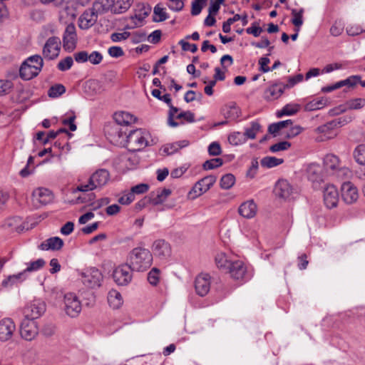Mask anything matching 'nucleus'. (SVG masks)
Here are the masks:
<instances>
[{"mask_svg":"<svg viewBox=\"0 0 365 365\" xmlns=\"http://www.w3.org/2000/svg\"><path fill=\"white\" fill-rule=\"evenodd\" d=\"M257 210V205L253 200H248L242 203L238 209L239 214L247 219L254 217L256 215Z\"/></svg>","mask_w":365,"mask_h":365,"instance_id":"nucleus-26","label":"nucleus"},{"mask_svg":"<svg viewBox=\"0 0 365 365\" xmlns=\"http://www.w3.org/2000/svg\"><path fill=\"white\" fill-rule=\"evenodd\" d=\"M291 146V143L288 141H282L277 143H275L270 146L269 150L272 153H277L282 150H286L289 149Z\"/></svg>","mask_w":365,"mask_h":365,"instance_id":"nucleus-56","label":"nucleus"},{"mask_svg":"<svg viewBox=\"0 0 365 365\" xmlns=\"http://www.w3.org/2000/svg\"><path fill=\"white\" fill-rule=\"evenodd\" d=\"M63 48L66 51H72L76 46L77 34L73 24H69L66 27L63 36Z\"/></svg>","mask_w":365,"mask_h":365,"instance_id":"nucleus-12","label":"nucleus"},{"mask_svg":"<svg viewBox=\"0 0 365 365\" xmlns=\"http://www.w3.org/2000/svg\"><path fill=\"white\" fill-rule=\"evenodd\" d=\"M22 219L19 217H11L6 219L4 223L5 229L11 232H20L24 230Z\"/></svg>","mask_w":365,"mask_h":365,"instance_id":"nucleus-31","label":"nucleus"},{"mask_svg":"<svg viewBox=\"0 0 365 365\" xmlns=\"http://www.w3.org/2000/svg\"><path fill=\"white\" fill-rule=\"evenodd\" d=\"M134 0H110L111 12L113 14H123L128 11Z\"/></svg>","mask_w":365,"mask_h":365,"instance_id":"nucleus-30","label":"nucleus"},{"mask_svg":"<svg viewBox=\"0 0 365 365\" xmlns=\"http://www.w3.org/2000/svg\"><path fill=\"white\" fill-rule=\"evenodd\" d=\"M217 178L215 175L206 176L195 183L190 194L193 193V197L202 195L206 192L216 182Z\"/></svg>","mask_w":365,"mask_h":365,"instance_id":"nucleus-13","label":"nucleus"},{"mask_svg":"<svg viewBox=\"0 0 365 365\" xmlns=\"http://www.w3.org/2000/svg\"><path fill=\"white\" fill-rule=\"evenodd\" d=\"M115 121L119 125H127L135 123L136 118L130 113L125 111L116 112L114 114Z\"/></svg>","mask_w":365,"mask_h":365,"instance_id":"nucleus-34","label":"nucleus"},{"mask_svg":"<svg viewBox=\"0 0 365 365\" xmlns=\"http://www.w3.org/2000/svg\"><path fill=\"white\" fill-rule=\"evenodd\" d=\"M151 11L149 6L144 4H138L134 9V14L129 18L130 24L128 29H134L143 25V21Z\"/></svg>","mask_w":365,"mask_h":365,"instance_id":"nucleus-8","label":"nucleus"},{"mask_svg":"<svg viewBox=\"0 0 365 365\" xmlns=\"http://www.w3.org/2000/svg\"><path fill=\"white\" fill-rule=\"evenodd\" d=\"M110 0H98L93 3L91 9L94 11L95 14L98 16L99 14H103L108 11H111Z\"/></svg>","mask_w":365,"mask_h":365,"instance_id":"nucleus-35","label":"nucleus"},{"mask_svg":"<svg viewBox=\"0 0 365 365\" xmlns=\"http://www.w3.org/2000/svg\"><path fill=\"white\" fill-rule=\"evenodd\" d=\"M171 194V190L168 188L158 190L155 192H152L149 197V201L153 205H158L163 203Z\"/></svg>","mask_w":365,"mask_h":365,"instance_id":"nucleus-29","label":"nucleus"},{"mask_svg":"<svg viewBox=\"0 0 365 365\" xmlns=\"http://www.w3.org/2000/svg\"><path fill=\"white\" fill-rule=\"evenodd\" d=\"M14 87L13 83L9 80H0V96L6 95L11 92Z\"/></svg>","mask_w":365,"mask_h":365,"instance_id":"nucleus-55","label":"nucleus"},{"mask_svg":"<svg viewBox=\"0 0 365 365\" xmlns=\"http://www.w3.org/2000/svg\"><path fill=\"white\" fill-rule=\"evenodd\" d=\"M131 36L130 32L124 31L122 33H113L110 35V39L113 42H119L126 40Z\"/></svg>","mask_w":365,"mask_h":365,"instance_id":"nucleus-61","label":"nucleus"},{"mask_svg":"<svg viewBox=\"0 0 365 365\" xmlns=\"http://www.w3.org/2000/svg\"><path fill=\"white\" fill-rule=\"evenodd\" d=\"M352 120V118L351 116H342L339 117L338 118H336L333 120H331L334 129L337 127L343 126L348 123L351 122Z\"/></svg>","mask_w":365,"mask_h":365,"instance_id":"nucleus-60","label":"nucleus"},{"mask_svg":"<svg viewBox=\"0 0 365 365\" xmlns=\"http://www.w3.org/2000/svg\"><path fill=\"white\" fill-rule=\"evenodd\" d=\"M20 334L25 340L31 341L38 334L37 322L34 319L24 318L21 324Z\"/></svg>","mask_w":365,"mask_h":365,"instance_id":"nucleus-10","label":"nucleus"},{"mask_svg":"<svg viewBox=\"0 0 365 365\" xmlns=\"http://www.w3.org/2000/svg\"><path fill=\"white\" fill-rule=\"evenodd\" d=\"M108 302L113 309H118L123 304V298L119 292L111 289L108 294Z\"/></svg>","mask_w":365,"mask_h":365,"instance_id":"nucleus-36","label":"nucleus"},{"mask_svg":"<svg viewBox=\"0 0 365 365\" xmlns=\"http://www.w3.org/2000/svg\"><path fill=\"white\" fill-rule=\"evenodd\" d=\"M26 278L27 276H25V272L9 275L2 281L1 286L5 288L11 287L15 284L23 282Z\"/></svg>","mask_w":365,"mask_h":365,"instance_id":"nucleus-33","label":"nucleus"},{"mask_svg":"<svg viewBox=\"0 0 365 365\" xmlns=\"http://www.w3.org/2000/svg\"><path fill=\"white\" fill-rule=\"evenodd\" d=\"M334 130V128L331 121L319 126L315 129V133L319 134L317 138V140L322 142L334 138L336 133Z\"/></svg>","mask_w":365,"mask_h":365,"instance_id":"nucleus-20","label":"nucleus"},{"mask_svg":"<svg viewBox=\"0 0 365 365\" xmlns=\"http://www.w3.org/2000/svg\"><path fill=\"white\" fill-rule=\"evenodd\" d=\"M185 0H168L167 6L168 8L174 11H180L184 7Z\"/></svg>","mask_w":365,"mask_h":365,"instance_id":"nucleus-57","label":"nucleus"},{"mask_svg":"<svg viewBox=\"0 0 365 365\" xmlns=\"http://www.w3.org/2000/svg\"><path fill=\"white\" fill-rule=\"evenodd\" d=\"M228 141L233 145H242L246 142L245 135L241 132H233L228 136Z\"/></svg>","mask_w":365,"mask_h":365,"instance_id":"nucleus-47","label":"nucleus"},{"mask_svg":"<svg viewBox=\"0 0 365 365\" xmlns=\"http://www.w3.org/2000/svg\"><path fill=\"white\" fill-rule=\"evenodd\" d=\"M303 14L304 9H300L299 11L293 9H292V15L293 16L292 23L296 27L295 30L299 31L300 27L303 24Z\"/></svg>","mask_w":365,"mask_h":365,"instance_id":"nucleus-40","label":"nucleus"},{"mask_svg":"<svg viewBox=\"0 0 365 365\" xmlns=\"http://www.w3.org/2000/svg\"><path fill=\"white\" fill-rule=\"evenodd\" d=\"M275 195L283 199H289L294 193V189L286 180H279L274 187Z\"/></svg>","mask_w":365,"mask_h":365,"instance_id":"nucleus-21","label":"nucleus"},{"mask_svg":"<svg viewBox=\"0 0 365 365\" xmlns=\"http://www.w3.org/2000/svg\"><path fill=\"white\" fill-rule=\"evenodd\" d=\"M16 331V325L11 318H4L0 320V341L10 340Z\"/></svg>","mask_w":365,"mask_h":365,"instance_id":"nucleus-16","label":"nucleus"},{"mask_svg":"<svg viewBox=\"0 0 365 365\" xmlns=\"http://www.w3.org/2000/svg\"><path fill=\"white\" fill-rule=\"evenodd\" d=\"M80 275L83 284L91 289L99 287L103 280V274L95 267L84 269Z\"/></svg>","mask_w":365,"mask_h":365,"instance_id":"nucleus-5","label":"nucleus"},{"mask_svg":"<svg viewBox=\"0 0 365 365\" xmlns=\"http://www.w3.org/2000/svg\"><path fill=\"white\" fill-rule=\"evenodd\" d=\"M108 53L113 58H119L124 55V51L120 46L110 47L108 50Z\"/></svg>","mask_w":365,"mask_h":365,"instance_id":"nucleus-64","label":"nucleus"},{"mask_svg":"<svg viewBox=\"0 0 365 365\" xmlns=\"http://www.w3.org/2000/svg\"><path fill=\"white\" fill-rule=\"evenodd\" d=\"M235 182V178L232 174H226L220 179V187L225 190L230 189L234 185Z\"/></svg>","mask_w":365,"mask_h":365,"instance_id":"nucleus-48","label":"nucleus"},{"mask_svg":"<svg viewBox=\"0 0 365 365\" xmlns=\"http://www.w3.org/2000/svg\"><path fill=\"white\" fill-rule=\"evenodd\" d=\"M132 271L128 264L118 266L113 272V278L118 285H127L132 279Z\"/></svg>","mask_w":365,"mask_h":365,"instance_id":"nucleus-11","label":"nucleus"},{"mask_svg":"<svg viewBox=\"0 0 365 365\" xmlns=\"http://www.w3.org/2000/svg\"><path fill=\"white\" fill-rule=\"evenodd\" d=\"M103 60L102 54L98 51H93L91 54L88 53V61L92 64H99Z\"/></svg>","mask_w":365,"mask_h":365,"instance_id":"nucleus-62","label":"nucleus"},{"mask_svg":"<svg viewBox=\"0 0 365 365\" xmlns=\"http://www.w3.org/2000/svg\"><path fill=\"white\" fill-rule=\"evenodd\" d=\"M188 145L189 142L186 140H183L173 143L165 144L162 147L160 150L167 155H173L178 150L187 147Z\"/></svg>","mask_w":365,"mask_h":365,"instance_id":"nucleus-32","label":"nucleus"},{"mask_svg":"<svg viewBox=\"0 0 365 365\" xmlns=\"http://www.w3.org/2000/svg\"><path fill=\"white\" fill-rule=\"evenodd\" d=\"M153 263V255L149 250L137 247L133 248L128 257V264L132 270L143 272L148 269Z\"/></svg>","mask_w":365,"mask_h":365,"instance_id":"nucleus-2","label":"nucleus"},{"mask_svg":"<svg viewBox=\"0 0 365 365\" xmlns=\"http://www.w3.org/2000/svg\"><path fill=\"white\" fill-rule=\"evenodd\" d=\"M361 82V76L358 75L351 76L346 79L340 81L341 88L342 86H348L352 88L355 86L357 83H360Z\"/></svg>","mask_w":365,"mask_h":365,"instance_id":"nucleus-51","label":"nucleus"},{"mask_svg":"<svg viewBox=\"0 0 365 365\" xmlns=\"http://www.w3.org/2000/svg\"><path fill=\"white\" fill-rule=\"evenodd\" d=\"M168 19V15L166 9L162 7L160 4H157L153 9V21L155 22H160L165 21Z\"/></svg>","mask_w":365,"mask_h":365,"instance_id":"nucleus-42","label":"nucleus"},{"mask_svg":"<svg viewBox=\"0 0 365 365\" xmlns=\"http://www.w3.org/2000/svg\"><path fill=\"white\" fill-rule=\"evenodd\" d=\"M284 162L283 159L277 158L273 156L264 157L261 160V165L262 167L271 168L282 164Z\"/></svg>","mask_w":365,"mask_h":365,"instance_id":"nucleus-43","label":"nucleus"},{"mask_svg":"<svg viewBox=\"0 0 365 365\" xmlns=\"http://www.w3.org/2000/svg\"><path fill=\"white\" fill-rule=\"evenodd\" d=\"M328 103V101L326 98H315L305 106V110L308 111H312L319 110L325 107Z\"/></svg>","mask_w":365,"mask_h":365,"instance_id":"nucleus-39","label":"nucleus"},{"mask_svg":"<svg viewBox=\"0 0 365 365\" xmlns=\"http://www.w3.org/2000/svg\"><path fill=\"white\" fill-rule=\"evenodd\" d=\"M324 202L329 209L336 207L339 202V192L334 185H328L324 189Z\"/></svg>","mask_w":365,"mask_h":365,"instance_id":"nucleus-17","label":"nucleus"},{"mask_svg":"<svg viewBox=\"0 0 365 365\" xmlns=\"http://www.w3.org/2000/svg\"><path fill=\"white\" fill-rule=\"evenodd\" d=\"M324 167L328 174H334L340 170V160L336 155L327 154L324 158Z\"/></svg>","mask_w":365,"mask_h":365,"instance_id":"nucleus-23","label":"nucleus"},{"mask_svg":"<svg viewBox=\"0 0 365 365\" xmlns=\"http://www.w3.org/2000/svg\"><path fill=\"white\" fill-rule=\"evenodd\" d=\"M149 189V186L145 183H140L131 187L130 192L133 193V197L135 195H140L146 192Z\"/></svg>","mask_w":365,"mask_h":365,"instance_id":"nucleus-58","label":"nucleus"},{"mask_svg":"<svg viewBox=\"0 0 365 365\" xmlns=\"http://www.w3.org/2000/svg\"><path fill=\"white\" fill-rule=\"evenodd\" d=\"M223 115L226 118L235 120L240 115V109L235 105L226 106V108L223 110Z\"/></svg>","mask_w":365,"mask_h":365,"instance_id":"nucleus-45","label":"nucleus"},{"mask_svg":"<svg viewBox=\"0 0 365 365\" xmlns=\"http://www.w3.org/2000/svg\"><path fill=\"white\" fill-rule=\"evenodd\" d=\"M196 293L201 296H205L210 289V276L208 274H200L197 276L195 281Z\"/></svg>","mask_w":365,"mask_h":365,"instance_id":"nucleus-19","label":"nucleus"},{"mask_svg":"<svg viewBox=\"0 0 365 365\" xmlns=\"http://www.w3.org/2000/svg\"><path fill=\"white\" fill-rule=\"evenodd\" d=\"M260 130V125L255 121H253L250 124V127L246 128L243 134L245 135V140L247 139H255L256 138L257 133Z\"/></svg>","mask_w":365,"mask_h":365,"instance_id":"nucleus-46","label":"nucleus"},{"mask_svg":"<svg viewBox=\"0 0 365 365\" xmlns=\"http://www.w3.org/2000/svg\"><path fill=\"white\" fill-rule=\"evenodd\" d=\"M43 66L40 55H34L26 59L19 68V76L24 81H29L37 76Z\"/></svg>","mask_w":365,"mask_h":365,"instance_id":"nucleus-3","label":"nucleus"},{"mask_svg":"<svg viewBox=\"0 0 365 365\" xmlns=\"http://www.w3.org/2000/svg\"><path fill=\"white\" fill-rule=\"evenodd\" d=\"M63 246L62 239L58 237H52L42 242L38 247L42 250H59Z\"/></svg>","mask_w":365,"mask_h":365,"instance_id":"nucleus-28","label":"nucleus"},{"mask_svg":"<svg viewBox=\"0 0 365 365\" xmlns=\"http://www.w3.org/2000/svg\"><path fill=\"white\" fill-rule=\"evenodd\" d=\"M46 311V304L41 299H35L28 303L24 309V318L36 319Z\"/></svg>","mask_w":365,"mask_h":365,"instance_id":"nucleus-9","label":"nucleus"},{"mask_svg":"<svg viewBox=\"0 0 365 365\" xmlns=\"http://www.w3.org/2000/svg\"><path fill=\"white\" fill-rule=\"evenodd\" d=\"M220 145L217 142H212L208 146V153L210 155L217 156L221 154Z\"/></svg>","mask_w":365,"mask_h":365,"instance_id":"nucleus-63","label":"nucleus"},{"mask_svg":"<svg viewBox=\"0 0 365 365\" xmlns=\"http://www.w3.org/2000/svg\"><path fill=\"white\" fill-rule=\"evenodd\" d=\"M66 92V88L62 84H55L48 91V95L51 98H58Z\"/></svg>","mask_w":365,"mask_h":365,"instance_id":"nucleus-49","label":"nucleus"},{"mask_svg":"<svg viewBox=\"0 0 365 365\" xmlns=\"http://www.w3.org/2000/svg\"><path fill=\"white\" fill-rule=\"evenodd\" d=\"M226 273L230 274V277L234 279L242 280L246 275L247 268L242 261L239 259L232 260Z\"/></svg>","mask_w":365,"mask_h":365,"instance_id":"nucleus-18","label":"nucleus"},{"mask_svg":"<svg viewBox=\"0 0 365 365\" xmlns=\"http://www.w3.org/2000/svg\"><path fill=\"white\" fill-rule=\"evenodd\" d=\"M153 255L160 259H165L171 255V247L165 240H156L152 245Z\"/></svg>","mask_w":365,"mask_h":365,"instance_id":"nucleus-14","label":"nucleus"},{"mask_svg":"<svg viewBox=\"0 0 365 365\" xmlns=\"http://www.w3.org/2000/svg\"><path fill=\"white\" fill-rule=\"evenodd\" d=\"M353 157L359 165H365V144H360L355 148Z\"/></svg>","mask_w":365,"mask_h":365,"instance_id":"nucleus-41","label":"nucleus"},{"mask_svg":"<svg viewBox=\"0 0 365 365\" xmlns=\"http://www.w3.org/2000/svg\"><path fill=\"white\" fill-rule=\"evenodd\" d=\"M98 16L91 9L86 10L78 19V26L81 29H88L97 21Z\"/></svg>","mask_w":365,"mask_h":365,"instance_id":"nucleus-22","label":"nucleus"},{"mask_svg":"<svg viewBox=\"0 0 365 365\" xmlns=\"http://www.w3.org/2000/svg\"><path fill=\"white\" fill-rule=\"evenodd\" d=\"M61 47V41L58 37H49L43 47L42 54L46 59L53 60L59 56Z\"/></svg>","mask_w":365,"mask_h":365,"instance_id":"nucleus-7","label":"nucleus"},{"mask_svg":"<svg viewBox=\"0 0 365 365\" xmlns=\"http://www.w3.org/2000/svg\"><path fill=\"white\" fill-rule=\"evenodd\" d=\"M347 106L349 109L358 110L365 106V98H358L349 101Z\"/></svg>","mask_w":365,"mask_h":365,"instance_id":"nucleus-54","label":"nucleus"},{"mask_svg":"<svg viewBox=\"0 0 365 365\" xmlns=\"http://www.w3.org/2000/svg\"><path fill=\"white\" fill-rule=\"evenodd\" d=\"M73 64V60L71 56H67L61 59L57 65V68L61 71L69 70Z\"/></svg>","mask_w":365,"mask_h":365,"instance_id":"nucleus-52","label":"nucleus"},{"mask_svg":"<svg viewBox=\"0 0 365 365\" xmlns=\"http://www.w3.org/2000/svg\"><path fill=\"white\" fill-rule=\"evenodd\" d=\"M45 264L46 262L43 259H38L35 261L27 263L26 268L22 272H25V276H27V272H36L41 269Z\"/></svg>","mask_w":365,"mask_h":365,"instance_id":"nucleus-44","label":"nucleus"},{"mask_svg":"<svg viewBox=\"0 0 365 365\" xmlns=\"http://www.w3.org/2000/svg\"><path fill=\"white\" fill-rule=\"evenodd\" d=\"M307 178L312 182H320L324 180L322 167L317 163H311L307 168Z\"/></svg>","mask_w":365,"mask_h":365,"instance_id":"nucleus-25","label":"nucleus"},{"mask_svg":"<svg viewBox=\"0 0 365 365\" xmlns=\"http://www.w3.org/2000/svg\"><path fill=\"white\" fill-rule=\"evenodd\" d=\"M223 164V160L221 158H212L206 160L203 163V168L205 170H212L220 167Z\"/></svg>","mask_w":365,"mask_h":365,"instance_id":"nucleus-53","label":"nucleus"},{"mask_svg":"<svg viewBox=\"0 0 365 365\" xmlns=\"http://www.w3.org/2000/svg\"><path fill=\"white\" fill-rule=\"evenodd\" d=\"M217 267L222 271L226 272L231 265L232 259H230L224 252L217 253L215 258Z\"/></svg>","mask_w":365,"mask_h":365,"instance_id":"nucleus-37","label":"nucleus"},{"mask_svg":"<svg viewBox=\"0 0 365 365\" xmlns=\"http://www.w3.org/2000/svg\"><path fill=\"white\" fill-rule=\"evenodd\" d=\"M34 200L37 201L41 205H45L53 200L52 192L47 188L39 187L33 192Z\"/></svg>","mask_w":365,"mask_h":365,"instance_id":"nucleus-24","label":"nucleus"},{"mask_svg":"<svg viewBox=\"0 0 365 365\" xmlns=\"http://www.w3.org/2000/svg\"><path fill=\"white\" fill-rule=\"evenodd\" d=\"M115 132L119 138L125 137L127 147L131 151H139L149 145L150 133L143 129L130 130L127 135L122 128H116Z\"/></svg>","mask_w":365,"mask_h":365,"instance_id":"nucleus-1","label":"nucleus"},{"mask_svg":"<svg viewBox=\"0 0 365 365\" xmlns=\"http://www.w3.org/2000/svg\"><path fill=\"white\" fill-rule=\"evenodd\" d=\"M285 90V86L280 84H273L269 86L264 93V98L272 101L278 99Z\"/></svg>","mask_w":365,"mask_h":365,"instance_id":"nucleus-27","label":"nucleus"},{"mask_svg":"<svg viewBox=\"0 0 365 365\" xmlns=\"http://www.w3.org/2000/svg\"><path fill=\"white\" fill-rule=\"evenodd\" d=\"M300 108V105L297 103L287 104L280 110L277 112V116L278 118H282L284 115H294L299 111Z\"/></svg>","mask_w":365,"mask_h":365,"instance_id":"nucleus-38","label":"nucleus"},{"mask_svg":"<svg viewBox=\"0 0 365 365\" xmlns=\"http://www.w3.org/2000/svg\"><path fill=\"white\" fill-rule=\"evenodd\" d=\"M110 180V174L106 169H99L89 178L88 182H81L76 188L78 192L92 191L105 186Z\"/></svg>","mask_w":365,"mask_h":365,"instance_id":"nucleus-4","label":"nucleus"},{"mask_svg":"<svg viewBox=\"0 0 365 365\" xmlns=\"http://www.w3.org/2000/svg\"><path fill=\"white\" fill-rule=\"evenodd\" d=\"M160 271L153 267L148 274V281L151 285L156 286L160 280Z\"/></svg>","mask_w":365,"mask_h":365,"instance_id":"nucleus-50","label":"nucleus"},{"mask_svg":"<svg viewBox=\"0 0 365 365\" xmlns=\"http://www.w3.org/2000/svg\"><path fill=\"white\" fill-rule=\"evenodd\" d=\"M207 0H195L192 3L191 14L193 16L198 15L202 9L203 5L205 4Z\"/></svg>","mask_w":365,"mask_h":365,"instance_id":"nucleus-59","label":"nucleus"},{"mask_svg":"<svg viewBox=\"0 0 365 365\" xmlns=\"http://www.w3.org/2000/svg\"><path fill=\"white\" fill-rule=\"evenodd\" d=\"M341 197L346 204L357 201L359 192L357 187L351 182H344L341 187Z\"/></svg>","mask_w":365,"mask_h":365,"instance_id":"nucleus-15","label":"nucleus"},{"mask_svg":"<svg viewBox=\"0 0 365 365\" xmlns=\"http://www.w3.org/2000/svg\"><path fill=\"white\" fill-rule=\"evenodd\" d=\"M82 309L81 302L77 295L72 292L66 293L63 297V310L71 317H76Z\"/></svg>","mask_w":365,"mask_h":365,"instance_id":"nucleus-6","label":"nucleus"}]
</instances>
